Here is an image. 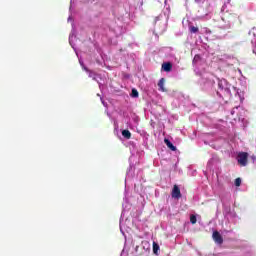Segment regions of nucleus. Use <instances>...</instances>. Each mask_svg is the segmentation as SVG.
I'll return each mask as SVG.
<instances>
[{"instance_id":"nucleus-1","label":"nucleus","mask_w":256,"mask_h":256,"mask_svg":"<svg viewBox=\"0 0 256 256\" xmlns=\"http://www.w3.org/2000/svg\"><path fill=\"white\" fill-rule=\"evenodd\" d=\"M217 88L216 93L218 97L229 99L231 97V84L225 78H216Z\"/></svg>"},{"instance_id":"nucleus-2","label":"nucleus","mask_w":256,"mask_h":256,"mask_svg":"<svg viewBox=\"0 0 256 256\" xmlns=\"http://www.w3.org/2000/svg\"><path fill=\"white\" fill-rule=\"evenodd\" d=\"M215 83H217V77L213 74L204 73L200 78V85L204 91L216 90Z\"/></svg>"},{"instance_id":"nucleus-3","label":"nucleus","mask_w":256,"mask_h":256,"mask_svg":"<svg viewBox=\"0 0 256 256\" xmlns=\"http://www.w3.org/2000/svg\"><path fill=\"white\" fill-rule=\"evenodd\" d=\"M167 21H169V16L166 14H160L155 19L154 33L158 35H163L167 31Z\"/></svg>"},{"instance_id":"nucleus-4","label":"nucleus","mask_w":256,"mask_h":256,"mask_svg":"<svg viewBox=\"0 0 256 256\" xmlns=\"http://www.w3.org/2000/svg\"><path fill=\"white\" fill-rule=\"evenodd\" d=\"M78 59L82 69L86 71V73H88V77H90L91 79H93V81H96L98 83L100 90L103 89V78L101 77V75L96 74L95 72L89 70V68L85 66V64L83 63V60L79 58V56H78Z\"/></svg>"},{"instance_id":"nucleus-5","label":"nucleus","mask_w":256,"mask_h":256,"mask_svg":"<svg viewBox=\"0 0 256 256\" xmlns=\"http://www.w3.org/2000/svg\"><path fill=\"white\" fill-rule=\"evenodd\" d=\"M223 213L227 221H231L232 223H235V219H237V214L231 211V207L225 205V203H223Z\"/></svg>"},{"instance_id":"nucleus-6","label":"nucleus","mask_w":256,"mask_h":256,"mask_svg":"<svg viewBox=\"0 0 256 256\" xmlns=\"http://www.w3.org/2000/svg\"><path fill=\"white\" fill-rule=\"evenodd\" d=\"M248 157H249V154L247 152H239L237 154L236 159L239 165H241L242 167H246Z\"/></svg>"},{"instance_id":"nucleus-7","label":"nucleus","mask_w":256,"mask_h":256,"mask_svg":"<svg viewBox=\"0 0 256 256\" xmlns=\"http://www.w3.org/2000/svg\"><path fill=\"white\" fill-rule=\"evenodd\" d=\"M75 33H76L75 24L72 23V31H71L70 36H69V43H70L72 49H74L77 57H79V53L77 52V48H75V43H74V41L76 39Z\"/></svg>"},{"instance_id":"nucleus-8","label":"nucleus","mask_w":256,"mask_h":256,"mask_svg":"<svg viewBox=\"0 0 256 256\" xmlns=\"http://www.w3.org/2000/svg\"><path fill=\"white\" fill-rule=\"evenodd\" d=\"M185 101V96L181 92H175L174 93V100H173V105L175 107H179L181 103Z\"/></svg>"},{"instance_id":"nucleus-9","label":"nucleus","mask_w":256,"mask_h":256,"mask_svg":"<svg viewBox=\"0 0 256 256\" xmlns=\"http://www.w3.org/2000/svg\"><path fill=\"white\" fill-rule=\"evenodd\" d=\"M192 63L195 67V71L197 73H199V69H201V63H203V60L201 59V56L199 54H196L194 56V59H193Z\"/></svg>"},{"instance_id":"nucleus-10","label":"nucleus","mask_w":256,"mask_h":256,"mask_svg":"<svg viewBox=\"0 0 256 256\" xmlns=\"http://www.w3.org/2000/svg\"><path fill=\"white\" fill-rule=\"evenodd\" d=\"M212 238L217 245H223V236H221L219 231H214L212 234Z\"/></svg>"},{"instance_id":"nucleus-11","label":"nucleus","mask_w":256,"mask_h":256,"mask_svg":"<svg viewBox=\"0 0 256 256\" xmlns=\"http://www.w3.org/2000/svg\"><path fill=\"white\" fill-rule=\"evenodd\" d=\"M171 195L173 199H181V189H179V186L174 185Z\"/></svg>"},{"instance_id":"nucleus-12","label":"nucleus","mask_w":256,"mask_h":256,"mask_svg":"<svg viewBox=\"0 0 256 256\" xmlns=\"http://www.w3.org/2000/svg\"><path fill=\"white\" fill-rule=\"evenodd\" d=\"M172 69H173V64H171V62H164L162 64V70L165 71L166 73L171 72Z\"/></svg>"},{"instance_id":"nucleus-13","label":"nucleus","mask_w":256,"mask_h":256,"mask_svg":"<svg viewBox=\"0 0 256 256\" xmlns=\"http://www.w3.org/2000/svg\"><path fill=\"white\" fill-rule=\"evenodd\" d=\"M125 210L122 211L121 217H120V231L122 235H125V232L123 231V228L125 227Z\"/></svg>"},{"instance_id":"nucleus-14","label":"nucleus","mask_w":256,"mask_h":256,"mask_svg":"<svg viewBox=\"0 0 256 256\" xmlns=\"http://www.w3.org/2000/svg\"><path fill=\"white\" fill-rule=\"evenodd\" d=\"M219 163V157L218 156H212V158L208 161V167H213V165H217Z\"/></svg>"},{"instance_id":"nucleus-15","label":"nucleus","mask_w":256,"mask_h":256,"mask_svg":"<svg viewBox=\"0 0 256 256\" xmlns=\"http://www.w3.org/2000/svg\"><path fill=\"white\" fill-rule=\"evenodd\" d=\"M164 143L167 145L168 149H170L171 151H177V147H175L173 143L169 141V139H165Z\"/></svg>"},{"instance_id":"nucleus-16","label":"nucleus","mask_w":256,"mask_h":256,"mask_svg":"<svg viewBox=\"0 0 256 256\" xmlns=\"http://www.w3.org/2000/svg\"><path fill=\"white\" fill-rule=\"evenodd\" d=\"M159 91H165V78H161L158 82Z\"/></svg>"},{"instance_id":"nucleus-17","label":"nucleus","mask_w":256,"mask_h":256,"mask_svg":"<svg viewBox=\"0 0 256 256\" xmlns=\"http://www.w3.org/2000/svg\"><path fill=\"white\" fill-rule=\"evenodd\" d=\"M139 125V118L137 115L132 116V127H137Z\"/></svg>"},{"instance_id":"nucleus-18","label":"nucleus","mask_w":256,"mask_h":256,"mask_svg":"<svg viewBox=\"0 0 256 256\" xmlns=\"http://www.w3.org/2000/svg\"><path fill=\"white\" fill-rule=\"evenodd\" d=\"M200 33L202 35H211V30L209 28H207V27H204V28L200 29Z\"/></svg>"},{"instance_id":"nucleus-19","label":"nucleus","mask_w":256,"mask_h":256,"mask_svg":"<svg viewBox=\"0 0 256 256\" xmlns=\"http://www.w3.org/2000/svg\"><path fill=\"white\" fill-rule=\"evenodd\" d=\"M122 136L124 137V139H131V132L129 130H123Z\"/></svg>"},{"instance_id":"nucleus-20","label":"nucleus","mask_w":256,"mask_h":256,"mask_svg":"<svg viewBox=\"0 0 256 256\" xmlns=\"http://www.w3.org/2000/svg\"><path fill=\"white\" fill-rule=\"evenodd\" d=\"M159 244H157L156 242H153V253L154 255H159Z\"/></svg>"},{"instance_id":"nucleus-21","label":"nucleus","mask_w":256,"mask_h":256,"mask_svg":"<svg viewBox=\"0 0 256 256\" xmlns=\"http://www.w3.org/2000/svg\"><path fill=\"white\" fill-rule=\"evenodd\" d=\"M130 97L137 99V97H139V91H137V89L133 88L131 91Z\"/></svg>"},{"instance_id":"nucleus-22","label":"nucleus","mask_w":256,"mask_h":256,"mask_svg":"<svg viewBox=\"0 0 256 256\" xmlns=\"http://www.w3.org/2000/svg\"><path fill=\"white\" fill-rule=\"evenodd\" d=\"M190 223H192V225H195V223H197V216L192 214L190 215Z\"/></svg>"},{"instance_id":"nucleus-23","label":"nucleus","mask_w":256,"mask_h":256,"mask_svg":"<svg viewBox=\"0 0 256 256\" xmlns=\"http://www.w3.org/2000/svg\"><path fill=\"white\" fill-rule=\"evenodd\" d=\"M190 33H199V28L195 26H190Z\"/></svg>"},{"instance_id":"nucleus-24","label":"nucleus","mask_w":256,"mask_h":256,"mask_svg":"<svg viewBox=\"0 0 256 256\" xmlns=\"http://www.w3.org/2000/svg\"><path fill=\"white\" fill-rule=\"evenodd\" d=\"M241 183H242L241 178H236L235 182H234V185H235V187H241Z\"/></svg>"},{"instance_id":"nucleus-25","label":"nucleus","mask_w":256,"mask_h":256,"mask_svg":"<svg viewBox=\"0 0 256 256\" xmlns=\"http://www.w3.org/2000/svg\"><path fill=\"white\" fill-rule=\"evenodd\" d=\"M227 5H229V0H226V2H224V5L222 6V11L223 12H225V11L227 12V10H226L227 9Z\"/></svg>"},{"instance_id":"nucleus-26","label":"nucleus","mask_w":256,"mask_h":256,"mask_svg":"<svg viewBox=\"0 0 256 256\" xmlns=\"http://www.w3.org/2000/svg\"><path fill=\"white\" fill-rule=\"evenodd\" d=\"M239 109H241L240 106L233 108V109L231 110V115H233L234 113H237V111H239Z\"/></svg>"},{"instance_id":"nucleus-27","label":"nucleus","mask_w":256,"mask_h":256,"mask_svg":"<svg viewBox=\"0 0 256 256\" xmlns=\"http://www.w3.org/2000/svg\"><path fill=\"white\" fill-rule=\"evenodd\" d=\"M195 3H197L198 5H203V3H205V0H195Z\"/></svg>"},{"instance_id":"nucleus-28","label":"nucleus","mask_w":256,"mask_h":256,"mask_svg":"<svg viewBox=\"0 0 256 256\" xmlns=\"http://www.w3.org/2000/svg\"><path fill=\"white\" fill-rule=\"evenodd\" d=\"M211 147H213L214 149H221L220 145L215 146V144H210Z\"/></svg>"},{"instance_id":"nucleus-29","label":"nucleus","mask_w":256,"mask_h":256,"mask_svg":"<svg viewBox=\"0 0 256 256\" xmlns=\"http://www.w3.org/2000/svg\"><path fill=\"white\" fill-rule=\"evenodd\" d=\"M70 11H73V0H70Z\"/></svg>"},{"instance_id":"nucleus-30","label":"nucleus","mask_w":256,"mask_h":256,"mask_svg":"<svg viewBox=\"0 0 256 256\" xmlns=\"http://www.w3.org/2000/svg\"><path fill=\"white\" fill-rule=\"evenodd\" d=\"M120 256H127V252H125V250H122Z\"/></svg>"},{"instance_id":"nucleus-31","label":"nucleus","mask_w":256,"mask_h":256,"mask_svg":"<svg viewBox=\"0 0 256 256\" xmlns=\"http://www.w3.org/2000/svg\"><path fill=\"white\" fill-rule=\"evenodd\" d=\"M125 203H127V190H125V198H124Z\"/></svg>"},{"instance_id":"nucleus-32","label":"nucleus","mask_w":256,"mask_h":256,"mask_svg":"<svg viewBox=\"0 0 256 256\" xmlns=\"http://www.w3.org/2000/svg\"><path fill=\"white\" fill-rule=\"evenodd\" d=\"M129 179V172H127V177L125 179V183L127 184V180Z\"/></svg>"},{"instance_id":"nucleus-33","label":"nucleus","mask_w":256,"mask_h":256,"mask_svg":"<svg viewBox=\"0 0 256 256\" xmlns=\"http://www.w3.org/2000/svg\"><path fill=\"white\" fill-rule=\"evenodd\" d=\"M102 104L104 105V107H107V104L103 101V98H101Z\"/></svg>"},{"instance_id":"nucleus-34","label":"nucleus","mask_w":256,"mask_h":256,"mask_svg":"<svg viewBox=\"0 0 256 256\" xmlns=\"http://www.w3.org/2000/svg\"><path fill=\"white\" fill-rule=\"evenodd\" d=\"M73 21V18L71 16L68 17V22Z\"/></svg>"},{"instance_id":"nucleus-35","label":"nucleus","mask_w":256,"mask_h":256,"mask_svg":"<svg viewBox=\"0 0 256 256\" xmlns=\"http://www.w3.org/2000/svg\"><path fill=\"white\" fill-rule=\"evenodd\" d=\"M122 207H123V209H125L127 207V204L123 203Z\"/></svg>"},{"instance_id":"nucleus-36","label":"nucleus","mask_w":256,"mask_h":256,"mask_svg":"<svg viewBox=\"0 0 256 256\" xmlns=\"http://www.w3.org/2000/svg\"><path fill=\"white\" fill-rule=\"evenodd\" d=\"M195 173H197V171L194 170V171L192 172V175H195Z\"/></svg>"},{"instance_id":"nucleus-37","label":"nucleus","mask_w":256,"mask_h":256,"mask_svg":"<svg viewBox=\"0 0 256 256\" xmlns=\"http://www.w3.org/2000/svg\"><path fill=\"white\" fill-rule=\"evenodd\" d=\"M169 0H165V5H167V2H168Z\"/></svg>"}]
</instances>
